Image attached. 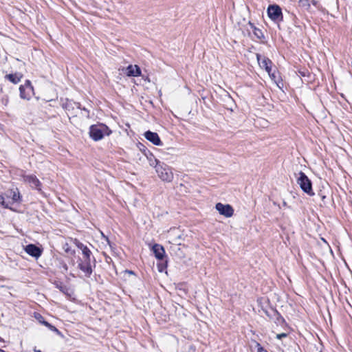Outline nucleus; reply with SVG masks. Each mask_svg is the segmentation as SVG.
Here are the masks:
<instances>
[{"label": "nucleus", "mask_w": 352, "mask_h": 352, "mask_svg": "<svg viewBox=\"0 0 352 352\" xmlns=\"http://www.w3.org/2000/svg\"><path fill=\"white\" fill-rule=\"evenodd\" d=\"M111 131L105 124H94L89 128V135L94 141L102 140L104 135H109Z\"/></svg>", "instance_id": "nucleus-1"}, {"label": "nucleus", "mask_w": 352, "mask_h": 352, "mask_svg": "<svg viewBox=\"0 0 352 352\" xmlns=\"http://www.w3.org/2000/svg\"><path fill=\"white\" fill-rule=\"evenodd\" d=\"M298 175L299 177L297 178V183L300 186L302 190L310 196L314 195L311 180L302 171H300Z\"/></svg>", "instance_id": "nucleus-2"}, {"label": "nucleus", "mask_w": 352, "mask_h": 352, "mask_svg": "<svg viewBox=\"0 0 352 352\" xmlns=\"http://www.w3.org/2000/svg\"><path fill=\"white\" fill-rule=\"evenodd\" d=\"M156 172L162 180L167 182H172L173 179V173L172 168L168 165L164 163L158 165V166L156 167Z\"/></svg>", "instance_id": "nucleus-3"}, {"label": "nucleus", "mask_w": 352, "mask_h": 352, "mask_svg": "<svg viewBox=\"0 0 352 352\" xmlns=\"http://www.w3.org/2000/svg\"><path fill=\"white\" fill-rule=\"evenodd\" d=\"M267 12L269 18L274 22H280L283 20L282 10L278 5H270Z\"/></svg>", "instance_id": "nucleus-4"}, {"label": "nucleus", "mask_w": 352, "mask_h": 352, "mask_svg": "<svg viewBox=\"0 0 352 352\" xmlns=\"http://www.w3.org/2000/svg\"><path fill=\"white\" fill-rule=\"evenodd\" d=\"M20 97L24 100H30L34 94V88L30 80H27L24 85L19 87Z\"/></svg>", "instance_id": "nucleus-5"}, {"label": "nucleus", "mask_w": 352, "mask_h": 352, "mask_svg": "<svg viewBox=\"0 0 352 352\" xmlns=\"http://www.w3.org/2000/svg\"><path fill=\"white\" fill-rule=\"evenodd\" d=\"M215 208L221 215H223L226 217H231L234 214V210L229 204L225 205L221 203H217Z\"/></svg>", "instance_id": "nucleus-6"}, {"label": "nucleus", "mask_w": 352, "mask_h": 352, "mask_svg": "<svg viewBox=\"0 0 352 352\" xmlns=\"http://www.w3.org/2000/svg\"><path fill=\"white\" fill-rule=\"evenodd\" d=\"M256 59L259 66L261 68L265 69L267 73H270V72L272 71V62L270 59L265 56L262 57V56L259 54H256Z\"/></svg>", "instance_id": "nucleus-7"}, {"label": "nucleus", "mask_w": 352, "mask_h": 352, "mask_svg": "<svg viewBox=\"0 0 352 352\" xmlns=\"http://www.w3.org/2000/svg\"><path fill=\"white\" fill-rule=\"evenodd\" d=\"M25 252L30 256L38 258L42 254V250L34 244L27 245L24 248Z\"/></svg>", "instance_id": "nucleus-8"}, {"label": "nucleus", "mask_w": 352, "mask_h": 352, "mask_svg": "<svg viewBox=\"0 0 352 352\" xmlns=\"http://www.w3.org/2000/svg\"><path fill=\"white\" fill-rule=\"evenodd\" d=\"M24 182L28 183L32 188H34L38 190H41V184L38 179L34 175L23 176Z\"/></svg>", "instance_id": "nucleus-9"}, {"label": "nucleus", "mask_w": 352, "mask_h": 352, "mask_svg": "<svg viewBox=\"0 0 352 352\" xmlns=\"http://www.w3.org/2000/svg\"><path fill=\"white\" fill-rule=\"evenodd\" d=\"M145 138L153 144L160 146L162 144L160 138L157 133L148 131L144 133Z\"/></svg>", "instance_id": "nucleus-10"}, {"label": "nucleus", "mask_w": 352, "mask_h": 352, "mask_svg": "<svg viewBox=\"0 0 352 352\" xmlns=\"http://www.w3.org/2000/svg\"><path fill=\"white\" fill-rule=\"evenodd\" d=\"M78 267L85 274L86 276L89 277L92 274L90 261L84 260L78 264Z\"/></svg>", "instance_id": "nucleus-11"}, {"label": "nucleus", "mask_w": 352, "mask_h": 352, "mask_svg": "<svg viewBox=\"0 0 352 352\" xmlns=\"http://www.w3.org/2000/svg\"><path fill=\"white\" fill-rule=\"evenodd\" d=\"M23 76L21 73L16 72L14 74H6L5 76V78L11 82L12 83L16 85L21 81Z\"/></svg>", "instance_id": "nucleus-12"}, {"label": "nucleus", "mask_w": 352, "mask_h": 352, "mask_svg": "<svg viewBox=\"0 0 352 352\" xmlns=\"http://www.w3.org/2000/svg\"><path fill=\"white\" fill-rule=\"evenodd\" d=\"M155 256L159 260L163 259L165 254V250L161 245L155 244L152 248Z\"/></svg>", "instance_id": "nucleus-13"}, {"label": "nucleus", "mask_w": 352, "mask_h": 352, "mask_svg": "<svg viewBox=\"0 0 352 352\" xmlns=\"http://www.w3.org/2000/svg\"><path fill=\"white\" fill-rule=\"evenodd\" d=\"M141 74V70L138 65H129L126 67V75L128 76H138Z\"/></svg>", "instance_id": "nucleus-14"}, {"label": "nucleus", "mask_w": 352, "mask_h": 352, "mask_svg": "<svg viewBox=\"0 0 352 352\" xmlns=\"http://www.w3.org/2000/svg\"><path fill=\"white\" fill-rule=\"evenodd\" d=\"M34 317L37 322L45 325L48 327L50 330H58L56 327L52 326L50 323L45 320L44 318L38 313L35 312Z\"/></svg>", "instance_id": "nucleus-15"}, {"label": "nucleus", "mask_w": 352, "mask_h": 352, "mask_svg": "<svg viewBox=\"0 0 352 352\" xmlns=\"http://www.w3.org/2000/svg\"><path fill=\"white\" fill-rule=\"evenodd\" d=\"M6 196L8 198H11L12 203L21 201V196L19 190L16 188L15 190H10L7 192Z\"/></svg>", "instance_id": "nucleus-16"}, {"label": "nucleus", "mask_w": 352, "mask_h": 352, "mask_svg": "<svg viewBox=\"0 0 352 352\" xmlns=\"http://www.w3.org/2000/svg\"><path fill=\"white\" fill-rule=\"evenodd\" d=\"M249 25L250 26L251 29L253 30L254 35L258 38V39H263L264 38V34L261 30L259 28H257L254 23H251L250 21L248 23Z\"/></svg>", "instance_id": "nucleus-17"}, {"label": "nucleus", "mask_w": 352, "mask_h": 352, "mask_svg": "<svg viewBox=\"0 0 352 352\" xmlns=\"http://www.w3.org/2000/svg\"><path fill=\"white\" fill-rule=\"evenodd\" d=\"M12 204V203L10 200L6 201L3 195L0 194V204H1L4 208H10V205Z\"/></svg>", "instance_id": "nucleus-18"}, {"label": "nucleus", "mask_w": 352, "mask_h": 352, "mask_svg": "<svg viewBox=\"0 0 352 352\" xmlns=\"http://www.w3.org/2000/svg\"><path fill=\"white\" fill-rule=\"evenodd\" d=\"M82 252L84 256V260L90 261V256L91 254L90 250L87 247L83 248Z\"/></svg>", "instance_id": "nucleus-19"}, {"label": "nucleus", "mask_w": 352, "mask_h": 352, "mask_svg": "<svg viewBox=\"0 0 352 352\" xmlns=\"http://www.w3.org/2000/svg\"><path fill=\"white\" fill-rule=\"evenodd\" d=\"M298 6L308 10L310 7L309 0H298Z\"/></svg>", "instance_id": "nucleus-20"}, {"label": "nucleus", "mask_w": 352, "mask_h": 352, "mask_svg": "<svg viewBox=\"0 0 352 352\" xmlns=\"http://www.w3.org/2000/svg\"><path fill=\"white\" fill-rule=\"evenodd\" d=\"M148 160H149V164L152 166H155V168L157 166H158V165L160 164V162L157 159L153 157V156H151V157L148 158Z\"/></svg>", "instance_id": "nucleus-21"}, {"label": "nucleus", "mask_w": 352, "mask_h": 352, "mask_svg": "<svg viewBox=\"0 0 352 352\" xmlns=\"http://www.w3.org/2000/svg\"><path fill=\"white\" fill-rule=\"evenodd\" d=\"M253 343L257 349V352H267L258 342L253 340Z\"/></svg>", "instance_id": "nucleus-22"}, {"label": "nucleus", "mask_w": 352, "mask_h": 352, "mask_svg": "<svg viewBox=\"0 0 352 352\" xmlns=\"http://www.w3.org/2000/svg\"><path fill=\"white\" fill-rule=\"evenodd\" d=\"M346 96L347 98H346V100L349 103H352V87L347 90Z\"/></svg>", "instance_id": "nucleus-23"}, {"label": "nucleus", "mask_w": 352, "mask_h": 352, "mask_svg": "<svg viewBox=\"0 0 352 352\" xmlns=\"http://www.w3.org/2000/svg\"><path fill=\"white\" fill-rule=\"evenodd\" d=\"M75 244L81 250H83V248H86L87 247L86 245H85L83 243H82L81 242H80L77 239H75Z\"/></svg>", "instance_id": "nucleus-24"}, {"label": "nucleus", "mask_w": 352, "mask_h": 352, "mask_svg": "<svg viewBox=\"0 0 352 352\" xmlns=\"http://www.w3.org/2000/svg\"><path fill=\"white\" fill-rule=\"evenodd\" d=\"M179 239H180V235H178L177 238L171 239V240H170L169 242L171 243L179 244V243L178 242V241Z\"/></svg>", "instance_id": "nucleus-25"}, {"label": "nucleus", "mask_w": 352, "mask_h": 352, "mask_svg": "<svg viewBox=\"0 0 352 352\" xmlns=\"http://www.w3.org/2000/svg\"><path fill=\"white\" fill-rule=\"evenodd\" d=\"M1 102L2 103L4 104V105H7L8 104V102H9V99H8V97L6 96L5 97H3L2 99H1Z\"/></svg>", "instance_id": "nucleus-26"}, {"label": "nucleus", "mask_w": 352, "mask_h": 352, "mask_svg": "<svg viewBox=\"0 0 352 352\" xmlns=\"http://www.w3.org/2000/svg\"><path fill=\"white\" fill-rule=\"evenodd\" d=\"M287 336V333H282L276 335V338L282 339L283 338H286Z\"/></svg>", "instance_id": "nucleus-27"}, {"label": "nucleus", "mask_w": 352, "mask_h": 352, "mask_svg": "<svg viewBox=\"0 0 352 352\" xmlns=\"http://www.w3.org/2000/svg\"><path fill=\"white\" fill-rule=\"evenodd\" d=\"M270 76V77L272 79V80H275L276 79V74H275V72H270V73H267Z\"/></svg>", "instance_id": "nucleus-28"}, {"label": "nucleus", "mask_w": 352, "mask_h": 352, "mask_svg": "<svg viewBox=\"0 0 352 352\" xmlns=\"http://www.w3.org/2000/svg\"><path fill=\"white\" fill-rule=\"evenodd\" d=\"M64 249H65V251L67 253H69L70 252V250H69L67 244L65 245V246L64 247Z\"/></svg>", "instance_id": "nucleus-29"}, {"label": "nucleus", "mask_w": 352, "mask_h": 352, "mask_svg": "<svg viewBox=\"0 0 352 352\" xmlns=\"http://www.w3.org/2000/svg\"><path fill=\"white\" fill-rule=\"evenodd\" d=\"M56 332H57V333H58V335H60V336H62V334H61V331H56Z\"/></svg>", "instance_id": "nucleus-30"}, {"label": "nucleus", "mask_w": 352, "mask_h": 352, "mask_svg": "<svg viewBox=\"0 0 352 352\" xmlns=\"http://www.w3.org/2000/svg\"><path fill=\"white\" fill-rule=\"evenodd\" d=\"M173 232H174V231H171V232H170V234H169V235H170V236L173 234Z\"/></svg>", "instance_id": "nucleus-31"}, {"label": "nucleus", "mask_w": 352, "mask_h": 352, "mask_svg": "<svg viewBox=\"0 0 352 352\" xmlns=\"http://www.w3.org/2000/svg\"><path fill=\"white\" fill-rule=\"evenodd\" d=\"M34 352H41V351H39V350H36V349H34Z\"/></svg>", "instance_id": "nucleus-32"}]
</instances>
